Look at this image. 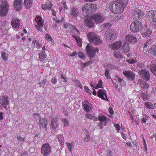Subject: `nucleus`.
Returning a JSON list of instances; mask_svg holds the SVG:
<instances>
[{
	"instance_id": "f257e3e1",
	"label": "nucleus",
	"mask_w": 156,
	"mask_h": 156,
	"mask_svg": "<svg viewBox=\"0 0 156 156\" xmlns=\"http://www.w3.org/2000/svg\"><path fill=\"white\" fill-rule=\"evenodd\" d=\"M125 0H114L110 4L111 11L115 14H119L122 12L126 6Z\"/></svg>"
},
{
	"instance_id": "f03ea898",
	"label": "nucleus",
	"mask_w": 156,
	"mask_h": 156,
	"mask_svg": "<svg viewBox=\"0 0 156 156\" xmlns=\"http://www.w3.org/2000/svg\"><path fill=\"white\" fill-rule=\"evenodd\" d=\"M87 37L88 40L91 43L95 45H98L102 44V41L94 33L90 32L87 34Z\"/></svg>"
},
{
	"instance_id": "7ed1b4c3",
	"label": "nucleus",
	"mask_w": 156,
	"mask_h": 156,
	"mask_svg": "<svg viewBox=\"0 0 156 156\" xmlns=\"http://www.w3.org/2000/svg\"><path fill=\"white\" fill-rule=\"evenodd\" d=\"M143 27L141 23L137 20L134 21L132 22L130 26V30L134 33H136L141 30Z\"/></svg>"
},
{
	"instance_id": "20e7f679",
	"label": "nucleus",
	"mask_w": 156,
	"mask_h": 156,
	"mask_svg": "<svg viewBox=\"0 0 156 156\" xmlns=\"http://www.w3.org/2000/svg\"><path fill=\"white\" fill-rule=\"evenodd\" d=\"M105 37L107 41L110 42L114 41L117 38V36L115 30H109L105 32Z\"/></svg>"
},
{
	"instance_id": "39448f33",
	"label": "nucleus",
	"mask_w": 156,
	"mask_h": 156,
	"mask_svg": "<svg viewBox=\"0 0 156 156\" xmlns=\"http://www.w3.org/2000/svg\"><path fill=\"white\" fill-rule=\"evenodd\" d=\"M9 10V5L8 2L4 1L2 2L0 5V15L2 16H5L8 13Z\"/></svg>"
},
{
	"instance_id": "423d86ee",
	"label": "nucleus",
	"mask_w": 156,
	"mask_h": 156,
	"mask_svg": "<svg viewBox=\"0 0 156 156\" xmlns=\"http://www.w3.org/2000/svg\"><path fill=\"white\" fill-rule=\"evenodd\" d=\"M51 152V147L48 143L44 144L41 148V153L44 156L49 155Z\"/></svg>"
},
{
	"instance_id": "0eeeda50",
	"label": "nucleus",
	"mask_w": 156,
	"mask_h": 156,
	"mask_svg": "<svg viewBox=\"0 0 156 156\" xmlns=\"http://www.w3.org/2000/svg\"><path fill=\"white\" fill-rule=\"evenodd\" d=\"M96 50L92 46L88 44L86 46V50L87 53L90 58L94 57L96 54V51L98 52L99 49L96 48Z\"/></svg>"
},
{
	"instance_id": "6e6552de",
	"label": "nucleus",
	"mask_w": 156,
	"mask_h": 156,
	"mask_svg": "<svg viewBox=\"0 0 156 156\" xmlns=\"http://www.w3.org/2000/svg\"><path fill=\"white\" fill-rule=\"evenodd\" d=\"M146 16L150 22H156V11H149L147 14Z\"/></svg>"
},
{
	"instance_id": "1a4fd4ad",
	"label": "nucleus",
	"mask_w": 156,
	"mask_h": 156,
	"mask_svg": "<svg viewBox=\"0 0 156 156\" xmlns=\"http://www.w3.org/2000/svg\"><path fill=\"white\" fill-rule=\"evenodd\" d=\"M98 119L100 121L98 124V126L101 125L106 126L109 121V119L103 115H99L98 117Z\"/></svg>"
},
{
	"instance_id": "9d476101",
	"label": "nucleus",
	"mask_w": 156,
	"mask_h": 156,
	"mask_svg": "<svg viewBox=\"0 0 156 156\" xmlns=\"http://www.w3.org/2000/svg\"><path fill=\"white\" fill-rule=\"evenodd\" d=\"M35 20L37 23V24L35 26V27L38 30H40L41 28L44 26L43 20L40 16H36L35 18Z\"/></svg>"
},
{
	"instance_id": "9b49d317",
	"label": "nucleus",
	"mask_w": 156,
	"mask_h": 156,
	"mask_svg": "<svg viewBox=\"0 0 156 156\" xmlns=\"http://www.w3.org/2000/svg\"><path fill=\"white\" fill-rule=\"evenodd\" d=\"M123 73L126 77L130 80L133 81L135 78V74L132 71L126 70L123 71Z\"/></svg>"
},
{
	"instance_id": "f8f14e48",
	"label": "nucleus",
	"mask_w": 156,
	"mask_h": 156,
	"mask_svg": "<svg viewBox=\"0 0 156 156\" xmlns=\"http://www.w3.org/2000/svg\"><path fill=\"white\" fill-rule=\"evenodd\" d=\"M134 17L139 20L141 19L144 16V13L143 11L140 9H136L134 10L133 12Z\"/></svg>"
},
{
	"instance_id": "ddd939ff",
	"label": "nucleus",
	"mask_w": 156,
	"mask_h": 156,
	"mask_svg": "<svg viewBox=\"0 0 156 156\" xmlns=\"http://www.w3.org/2000/svg\"><path fill=\"white\" fill-rule=\"evenodd\" d=\"M8 97L6 95L0 96V103L3 107L6 108L9 104Z\"/></svg>"
},
{
	"instance_id": "4468645a",
	"label": "nucleus",
	"mask_w": 156,
	"mask_h": 156,
	"mask_svg": "<svg viewBox=\"0 0 156 156\" xmlns=\"http://www.w3.org/2000/svg\"><path fill=\"white\" fill-rule=\"evenodd\" d=\"M94 21L97 23H100L103 22L105 19L104 16L101 14H97L93 15Z\"/></svg>"
},
{
	"instance_id": "2eb2a0df",
	"label": "nucleus",
	"mask_w": 156,
	"mask_h": 156,
	"mask_svg": "<svg viewBox=\"0 0 156 156\" xmlns=\"http://www.w3.org/2000/svg\"><path fill=\"white\" fill-rule=\"evenodd\" d=\"M106 91L103 89H100L97 93V95L103 100L108 101V100L106 95Z\"/></svg>"
},
{
	"instance_id": "dca6fc26",
	"label": "nucleus",
	"mask_w": 156,
	"mask_h": 156,
	"mask_svg": "<svg viewBox=\"0 0 156 156\" xmlns=\"http://www.w3.org/2000/svg\"><path fill=\"white\" fill-rule=\"evenodd\" d=\"M94 21L93 16H92L88 17L84 20V23L86 25L90 27H92L94 26Z\"/></svg>"
},
{
	"instance_id": "f3484780",
	"label": "nucleus",
	"mask_w": 156,
	"mask_h": 156,
	"mask_svg": "<svg viewBox=\"0 0 156 156\" xmlns=\"http://www.w3.org/2000/svg\"><path fill=\"white\" fill-rule=\"evenodd\" d=\"M139 73L144 77V79L148 81L150 79V73L148 71L145 69H142L139 71Z\"/></svg>"
},
{
	"instance_id": "a211bd4d",
	"label": "nucleus",
	"mask_w": 156,
	"mask_h": 156,
	"mask_svg": "<svg viewBox=\"0 0 156 156\" xmlns=\"http://www.w3.org/2000/svg\"><path fill=\"white\" fill-rule=\"evenodd\" d=\"M122 42L121 41H118L116 42L111 44L109 46V48L112 50L118 49L122 47Z\"/></svg>"
},
{
	"instance_id": "6ab92c4d",
	"label": "nucleus",
	"mask_w": 156,
	"mask_h": 156,
	"mask_svg": "<svg viewBox=\"0 0 156 156\" xmlns=\"http://www.w3.org/2000/svg\"><path fill=\"white\" fill-rule=\"evenodd\" d=\"M14 6L15 9L19 11L21 9L22 7L21 0H15L14 2Z\"/></svg>"
},
{
	"instance_id": "aec40b11",
	"label": "nucleus",
	"mask_w": 156,
	"mask_h": 156,
	"mask_svg": "<svg viewBox=\"0 0 156 156\" xmlns=\"http://www.w3.org/2000/svg\"><path fill=\"white\" fill-rule=\"evenodd\" d=\"M20 20L17 18H13L11 22V24L12 27L15 28H19L20 27Z\"/></svg>"
},
{
	"instance_id": "412c9836",
	"label": "nucleus",
	"mask_w": 156,
	"mask_h": 156,
	"mask_svg": "<svg viewBox=\"0 0 156 156\" xmlns=\"http://www.w3.org/2000/svg\"><path fill=\"white\" fill-rule=\"evenodd\" d=\"M151 33L152 31L147 27L143 30L142 35L144 37H148L151 35Z\"/></svg>"
},
{
	"instance_id": "4be33fe9",
	"label": "nucleus",
	"mask_w": 156,
	"mask_h": 156,
	"mask_svg": "<svg viewBox=\"0 0 156 156\" xmlns=\"http://www.w3.org/2000/svg\"><path fill=\"white\" fill-rule=\"evenodd\" d=\"M126 41L128 42L134 43L136 41V37L132 35H128L126 37Z\"/></svg>"
},
{
	"instance_id": "5701e85b",
	"label": "nucleus",
	"mask_w": 156,
	"mask_h": 156,
	"mask_svg": "<svg viewBox=\"0 0 156 156\" xmlns=\"http://www.w3.org/2000/svg\"><path fill=\"white\" fill-rule=\"evenodd\" d=\"M121 49L124 53L129 52L130 50V48L128 44L124 42L122 45V46Z\"/></svg>"
},
{
	"instance_id": "b1692460",
	"label": "nucleus",
	"mask_w": 156,
	"mask_h": 156,
	"mask_svg": "<svg viewBox=\"0 0 156 156\" xmlns=\"http://www.w3.org/2000/svg\"><path fill=\"white\" fill-rule=\"evenodd\" d=\"M40 127L41 128H45V130L46 129V128L48 126V122L45 119H42L40 120Z\"/></svg>"
},
{
	"instance_id": "393cba45",
	"label": "nucleus",
	"mask_w": 156,
	"mask_h": 156,
	"mask_svg": "<svg viewBox=\"0 0 156 156\" xmlns=\"http://www.w3.org/2000/svg\"><path fill=\"white\" fill-rule=\"evenodd\" d=\"M79 13L78 9L75 7H73L71 9L70 14L72 16H76Z\"/></svg>"
},
{
	"instance_id": "a878e982",
	"label": "nucleus",
	"mask_w": 156,
	"mask_h": 156,
	"mask_svg": "<svg viewBox=\"0 0 156 156\" xmlns=\"http://www.w3.org/2000/svg\"><path fill=\"white\" fill-rule=\"evenodd\" d=\"M51 126L53 130H55L57 128V120L56 118H54L52 120Z\"/></svg>"
},
{
	"instance_id": "bb28decb",
	"label": "nucleus",
	"mask_w": 156,
	"mask_h": 156,
	"mask_svg": "<svg viewBox=\"0 0 156 156\" xmlns=\"http://www.w3.org/2000/svg\"><path fill=\"white\" fill-rule=\"evenodd\" d=\"M89 103L87 101H85L83 103L84 110L87 112H89L91 109V107L89 105Z\"/></svg>"
},
{
	"instance_id": "cd10ccee",
	"label": "nucleus",
	"mask_w": 156,
	"mask_h": 156,
	"mask_svg": "<svg viewBox=\"0 0 156 156\" xmlns=\"http://www.w3.org/2000/svg\"><path fill=\"white\" fill-rule=\"evenodd\" d=\"M32 0H24V4L27 9H29L31 7L32 3Z\"/></svg>"
},
{
	"instance_id": "c85d7f7f",
	"label": "nucleus",
	"mask_w": 156,
	"mask_h": 156,
	"mask_svg": "<svg viewBox=\"0 0 156 156\" xmlns=\"http://www.w3.org/2000/svg\"><path fill=\"white\" fill-rule=\"evenodd\" d=\"M52 6V5L49 2H48L46 4L42 5V8L44 10L49 9Z\"/></svg>"
},
{
	"instance_id": "c756f323",
	"label": "nucleus",
	"mask_w": 156,
	"mask_h": 156,
	"mask_svg": "<svg viewBox=\"0 0 156 156\" xmlns=\"http://www.w3.org/2000/svg\"><path fill=\"white\" fill-rule=\"evenodd\" d=\"M39 58L40 61L43 62L46 57V55L44 51H41L39 53Z\"/></svg>"
},
{
	"instance_id": "7c9ffc66",
	"label": "nucleus",
	"mask_w": 156,
	"mask_h": 156,
	"mask_svg": "<svg viewBox=\"0 0 156 156\" xmlns=\"http://www.w3.org/2000/svg\"><path fill=\"white\" fill-rule=\"evenodd\" d=\"M89 9V13L94 12L97 8V5L94 4H90Z\"/></svg>"
},
{
	"instance_id": "2f4dec72",
	"label": "nucleus",
	"mask_w": 156,
	"mask_h": 156,
	"mask_svg": "<svg viewBox=\"0 0 156 156\" xmlns=\"http://www.w3.org/2000/svg\"><path fill=\"white\" fill-rule=\"evenodd\" d=\"M90 4L86 3L82 7V9L83 11L86 13H89V9H90Z\"/></svg>"
},
{
	"instance_id": "473e14b6",
	"label": "nucleus",
	"mask_w": 156,
	"mask_h": 156,
	"mask_svg": "<svg viewBox=\"0 0 156 156\" xmlns=\"http://www.w3.org/2000/svg\"><path fill=\"white\" fill-rule=\"evenodd\" d=\"M57 138L58 141L62 145L64 144V139L63 135L62 134H60L58 135Z\"/></svg>"
},
{
	"instance_id": "72a5a7b5",
	"label": "nucleus",
	"mask_w": 156,
	"mask_h": 156,
	"mask_svg": "<svg viewBox=\"0 0 156 156\" xmlns=\"http://www.w3.org/2000/svg\"><path fill=\"white\" fill-rule=\"evenodd\" d=\"M140 85L142 88L144 89H147L149 87L148 84L144 81H142L141 82Z\"/></svg>"
},
{
	"instance_id": "f704fd0d",
	"label": "nucleus",
	"mask_w": 156,
	"mask_h": 156,
	"mask_svg": "<svg viewBox=\"0 0 156 156\" xmlns=\"http://www.w3.org/2000/svg\"><path fill=\"white\" fill-rule=\"evenodd\" d=\"M71 29H72V30H71V33H72L73 34H75L76 35V36L79 35V32L76 28L74 26H73L72 27Z\"/></svg>"
},
{
	"instance_id": "c9c22d12",
	"label": "nucleus",
	"mask_w": 156,
	"mask_h": 156,
	"mask_svg": "<svg viewBox=\"0 0 156 156\" xmlns=\"http://www.w3.org/2000/svg\"><path fill=\"white\" fill-rule=\"evenodd\" d=\"M72 36L75 39L78 45L80 46H82V43L81 39L78 37H76L75 35H73Z\"/></svg>"
},
{
	"instance_id": "e433bc0d",
	"label": "nucleus",
	"mask_w": 156,
	"mask_h": 156,
	"mask_svg": "<svg viewBox=\"0 0 156 156\" xmlns=\"http://www.w3.org/2000/svg\"><path fill=\"white\" fill-rule=\"evenodd\" d=\"M141 96L144 100H148L149 98V94L147 93H142Z\"/></svg>"
},
{
	"instance_id": "4c0bfd02",
	"label": "nucleus",
	"mask_w": 156,
	"mask_h": 156,
	"mask_svg": "<svg viewBox=\"0 0 156 156\" xmlns=\"http://www.w3.org/2000/svg\"><path fill=\"white\" fill-rule=\"evenodd\" d=\"M151 51L152 54L156 57V45L152 47Z\"/></svg>"
},
{
	"instance_id": "58836bf2",
	"label": "nucleus",
	"mask_w": 156,
	"mask_h": 156,
	"mask_svg": "<svg viewBox=\"0 0 156 156\" xmlns=\"http://www.w3.org/2000/svg\"><path fill=\"white\" fill-rule=\"evenodd\" d=\"M114 56L117 58H119L121 57L122 55L119 51H115L114 53Z\"/></svg>"
},
{
	"instance_id": "ea45409f",
	"label": "nucleus",
	"mask_w": 156,
	"mask_h": 156,
	"mask_svg": "<svg viewBox=\"0 0 156 156\" xmlns=\"http://www.w3.org/2000/svg\"><path fill=\"white\" fill-rule=\"evenodd\" d=\"M1 57L3 59L4 61H6L7 60V55L6 53L4 52H2L1 54Z\"/></svg>"
},
{
	"instance_id": "a19ab883",
	"label": "nucleus",
	"mask_w": 156,
	"mask_h": 156,
	"mask_svg": "<svg viewBox=\"0 0 156 156\" xmlns=\"http://www.w3.org/2000/svg\"><path fill=\"white\" fill-rule=\"evenodd\" d=\"M145 106L147 108L150 109H152L153 108V105L151 102L145 103Z\"/></svg>"
},
{
	"instance_id": "79ce46f5",
	"label": "nucleus",
	"mask_w": 156,
	"mask_h": 156,
	"mask_svg": "<svg viewBox=\"0 0 156 156\" xmlns=\"http://www.w3.org/2000/svg\"><path fill=\"white\" fill-rule=\"evenodd\" d=\"M127 61L129 63L132 64L136 62L137 60L136 59L130 58L128 60H127Z\"/></svg>"
},
{
	"instance_id": "37998d69",
	"label": "nucleus",
	"mask_w": 156,
	"mask_h": 156,
	"mask_svg": "<svg viewBox=\"0 0 156 156\" xmlns=\"http://www.w3.org/2000/svg\"><path fill=\"white\" fill-rule=\"evenodd\" d=\"M85 116L87 118H88L90 119H92L93 120H94V117L91 114H90L89 113H87L85 115Z\"/></svg>"
},
{
	"instance_id": "c03bdc74",
	"label": "nucleus",
	"mask_w": 156,
	"mask_h": 156,
	"mask_svg": "<svg viewBox=\"0 0 156 156\" xmlns=\"http://www.w3.org/2000/svg\"><path fill=\"white\" fill-rule=\"evenodd\" d=\"M62 122L63 123L64 126H68L69 124L68 120L66 119H63L62 120Z\"/></svg>"
},
{
	"instance_id": "a18cd8bd",
	"label": "nucleus",
	"mask_w": 156,
	"mask_h": 156,
	"mask_svg": "<svg viewBox=\"0 0 156 156\" xmlns=\"http://www.w3.org/2000/svg\"><path fill=\"white\" fill-rule=\"evenodd\" d=\"M105 77L108 79L110 78V76L109 73V71L108 69H107L105 70Z\"/></svg>"
},
{
	"instance_id": "49530a36",
	"label": "nucleus",
	"mask_w": 156,
	"mask_h": 156,
	"mask_svg": "<svg viewBox=\"0 0 156 156\" xmlns=\"http://www.w3.org/2000/svg\"><path fill=\"white\" fill-rule=\"evenodd\" d=\"M151 71L153 72H156V65H152L151 66Z\"/></svg>"
},
{
	"instance_id": "de8ad7c7",
	"label": "nucleus",
	"mask_w": 156,
	"mask_h": 156,
	"mask_svg": "<svg viewBox=\"0 0 156 156\" xmlns=\"http://www.w3.org/2000/svg\"><path fill=\"white\" fill-rule=\"evenodd\" d=\"M90 137L89 135H86L85 137L84 138V141L85 142H87L90 141Z\"/></svg>"
},
{
	"instance_id": "09e8293b",
	"label": "nucleus",
	"mask_w": 156,
	"mask_h": 156,
	"mask_svg": "<svg viewBox=\"0 0 156 156\" xmlns=\"http://www.w3.org/2000/svg\"><path fill=\"white\" fill-rule=\"evenodd\" d=\"M75 84H77L78 87H79L80 88L82 89V86L80 83L77 80H75L74 81Z\"/></svg>"
},
{
	"instance_id": "8fccbe9b",
	"label": "nucleus",
	"mask_w": 156,
	"mask_h": 156,
	"mask_svg": "<svg viewBox=\"0 0 156 156\" xmlns=\"http://www.w3.org/2000/svg\"><path fill=\"white\" fill-rule=\"evenodd\" d=\"M78 55L79 57L81 58L84 59L85 58L84 55L83 54L82 52H79L78 53Z\"/></svg>"
},
{
	"instance_id": "3c124183",
	"label": "nucleus",
	"mask_w": 156,
	"mask_h": 156,
	"mask_svg": "<svg viewBox=\"0 0 156 156\" xmlns=\"http://www.w3.org/2000/svg\"><path fill=\"white\" fill-rule=\"evenodd\" d=\"M46 82V81L45 80H43L41 82H40L39 83V84L40 85V87H44V86Z\"/></svg>"
},
{
	"instance_id": "603ef678",
	"label": "nucleus",
	"mask_w": 156,
	"mask_h": 156,
	"mask_svg": "<svg viewBox=\"0 0 156 156\" xmlns=\"http://www.w3.org/2000/svg\"><path fill=\"white\" fill-rule=\"evenodd\" d=\"M84 89L89 94H91L92 91L89 89L87 87L85 86L84 87Z\"/></svg>"
},
{
	"instance_id": "864d4df0",
	"label": "nucleus",
	"mask_w": 156,
	"mask_h": 156,
	"mask_svg": "<svg viewBox=\"0 0 156 156\" xmlns=\"http://www.w3.org/2000/svg\"><path fill=\"white\" fill-rule=\"evenodd\" d=\"M45 38L49 41H52L51 37L48 34H46Z\"/></svg>"
},
{
	"instance_id": "5fc2aeb1",
	"label": "nucleus",
	"mask_w": 156,
	"mask_h": 156,
	"mask_svg": "<svg viewBox=\"0 0 156 156\" xmlns=\"http://www.w3.org/2000/svg\"><path fill=\"white\" fill-rule=\"evenodd\" d=\"M73 26L69 24H65L64 25V27L66 28H70L71 29Z\"/></svg>"
},
{
	"instance_id": "6e6d98bb",
	"label": "nucleus",
	"mask_w": 156,
	"mask_h": 156,
	"mask_svg": "<svg viewBox=\"0 0 156 156\" xmlns=\"http://www.w3.org/2000/svg\"><path fill=\"white\" fill-rule=\"evenodd\" d=\"M114 126L115 127V129L117 130L118 131V132L120 130V126L119 124H114Z\"/></svg>"
},
{
	"instance_id": "4d7b16f0",
	"label": "nucleus",
	"mask_w": 156,
	"mask_h": 156,
	"mask_svg": "<svg viewBox=\"0 0 156 156\" xmlns=\"http://www.w3.org/2000/svg\"><path fill=\"white\" fill-rule=\"evenodd\" d=\"M102 81L101 80H100L98 82L97 85L98 86H99L100 87H101L102 86Z\"/></svg>"
},
{
	"instance_id": "13d9d810",
	"label": "nucleus",
	"mask_w": 156,
	"mask_h": 156,
	"mask_svg": "<svg viewBox=\"0 0 156 156\" xmlns=\"http://www.w3.org/2000/svg\"><path fill=\"white\" fill-rule=\"evenodd\" d=\"M51 82L54 84H55L57 82V79L55 77H53L51 79Z\"/></svg>"
},
{
	"instance_id": "bf43d9fd",
	"label": "nucleus",
	"mask_w": 156,
	"mask_h": 156,
	"mask_svg": "<svg viewBox=\"0 0 156 156\" xmlns=\"http://www.w3.org/2000/svg\"><path fill=\"white\" fill-rule=\"evenodd\" d=\"M105 28H108L111 26V24L110 23H105L104 25Z\"/></svg>"
},
{
	"instance_id": "052dcab7",
	"label": "nucleus",
	"mask_w": 156,
	"mask_h": 156,
	"mask_svg": "<svg viewBox=\"0 0 156 156\" xmlns=\"http://www.w3.org/2000/svg\"><path fill=\"white\" fill-rule=\"evenodd\" d=\"M66 144L67 145L68 148L69 149V151L70 152H71V145L69 143H66Z\"/></svg>"
},
{
	"instance_id": "680f3d73",
	"label": "nucleus",
	"mask_w": 156,
	"mask_h": 156,
	"mask_svg": "<svg viewBox=\"0 0 156 156\" xmlns=\"http://www.w3.org/2000/svg\"><path fill=\"white\" fill-rule=\"evenodd\" d=\"M42 44H40L38 42H37L36 45V47L37 48H40L42 47Z\"/></svg>"
},
{
	"instance_id": "e2e57ef3",
	"label": "nucleus",
	"mask_w": 156,
	"mask_h": 156,
	"mask_svg": "<svg viewBox=\"0 0 156 156\" xmlns=\"http://www.w3.org/2000/svg\"><path fill=\"white\" fill-rule=\"evenodd\" d=\"M17 139L19 140H20V141H23L25 139V138H23L21 137L20 136H17Z\"/></svg>"
},
{
	"instance_id": "0e129e2a",
	"label": "nucleus",
	"mask_w": 156,
	"mask_h": 156,
	"mask_svg": "<svg viewBox=\"0 0 156 156\" xmlns=\"http://www.w3.org/2000/svg\"><path fill=\"white\" fill-rule=\"evenodd\" d=\"M69 55L71 56H76L77 55V52H73L71 54H70Z\"/></svg>"
},
{
	"instance_id": "69168bd1",
	"label": "nucleus",
	"mask_w": 156,
	"mask_h": 156,
	"mask_svg": "<svg viewBox=\"0 0 156 156\" xmlns=\"http://www.w3.org/2000/svg\"><path fill=\"white\" fill-rule=\"evenodd\" d=\"M108 110L109 112L111 114H112L113 113V111L112 110V108L111 107H109L108 108Z\"/></svg>"
},
{
	"instance_id": "338daca9",
	"label": "nucleus",
	"mask_w": 156,
	"mask_h": 156,
	"mask_svg": "<svg viewBox=\"0 0 156 156\" xmlns=\"http://www.w3.org/2000/svg\"><path fill=\"white\" fill-rule=\"evenodd\" d=\"M64 8L66 9H68V8L66 5V2H63V3Z\"/></svg>"
},
{
	"instance_id": "774afa93",
	"label": "nucleus",
	"mask_w": 156,
	"mask_h": 156,
	"mask_svg": "<svg viewBox=\"0 0 156 156\" xmlns=\"http://www.w3.org/2000/svg\"><path fill=\"white\" fill-rule=\"evenodd\" d=\"M34 116L35 118H40L39 115L38 114L35 113L34 115Z\"/></svg>"
}]
</instances>
